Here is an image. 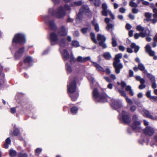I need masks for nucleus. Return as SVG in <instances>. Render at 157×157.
Here are the masks:
<instances>
[{
	"mask_svg": "<svg viewBox=\"0 0 157 157\" xmlns=\"http://www.w3.org/2000/svg\"><path fill=\"white\" fill-rule=\"evenodd\" d=\"M65 68L68 73H70L72 72L71 67L67 63L65 64Z\"/></svg>",
	"mask_w": 157,
	"mask_h": 157,
	"instance_id": "bb28decb",
	"label": "nucleus"
},
{
	"mask_svg": "<svg viewBox=\"0 0 157 157\" xmlns=\"http://www.w3.org/2000/svg\"><path fill=\"white\" fill-rule=\"evenodd\" d=\"M144 133L149 136H152L155 132V129L150 126H147L143 130Z\"/></svg>",
	"mask_w": 157,
	"mask_h": 157,
	"instance_id": "dca6fc26",
	"label": "nucleus"
},
{
	"mask_svg": "<svg viewBox=\"0 0 157 157\" xmlns=\"http://www.w3.org/2000/svg\"><path fill=\"white\" fill-rule=\"evenodd\" d=\"M128 35L130 37H132L133 35V31L132 30H130L128 33Z\"/></svg>",
	"mask_w": 157,
	"mask_h": 157,
	"instance_id": "338daca9",
	"label": "nucleus"
},
{
	"mask_svg": "<svg viewBox=\"0 0 157 157\" xmlns=\"http://www.w3.org/2000/svg\"><path fill=\"white\" fill-rule=\"evenodd\" d=\"M137 30L140 31V37L144 38L147 36H151L150 31L147 28H144L140 25H138L136 28Z\"/></svg>",
	"mask_w": 157,
	"mask_h": 157,
	"instance_id": "1a4fd4ad",
	"label": "nucleus"
},
{
	"mask_svg": "<svg viewBox=\"0 0 157 157\" xmlns=\"http://www.w3.org/2000/svg\"><path fill=\"white\" fill-rule=\"evenodd\" d=\"M102 10L101 11V13L102 15L107 16L108 14L109 13L110 16L112 19H115V16L114 14L112 13L111 12L107 9L108 6L106 3H103L102 5Z\"/></svg>",
	"mask_w": 157,
	"mask_h": 157,
	"instance_id": "9d476101",
	"label": "nucleus"
},
{
	"mask_svg": "<svg viewBox=\"0 0 157 157\" xmlns=\"http://www.w3.org/2000/svg\"><path fill=\"white\" fill-rule=\"evenodd\" d=\"M145 85L144 84H141L139 86V88L140 89H142L145 88Z\"/></svg>",
	"mask_w": 157,
	"mask_h": 157,
	"instance_id": "680f3d73",
	"label": "nucleus"
},
{
	"mask_svg": "<svg viewBox=\"0 0 157 157\" xmlns=\"http://www.w3.org/2000/svg\"><path fill=\"white\" fill-rule=\"evenodd\" d=\"M121 87L123 88H124L126 86V84L124 81H122L121 83Z\"/></svg>",
	"mask_w": 157,
	"mask_h": 157,
	"instance_id": "5fc2aeb1",
	"label": "nucleus"
},
{
	"mask_svg": "<svg viewBox=\"0 0 157 157\" xmlns=\"http://www.w3.org/2000/svg\"><path fill=\"white\" fill-rule=\"evenodd\" d=\"M86 14L88 16H91V12L89 10V7L87 5H83L79 10V12L77 15V17L76 18V21L78 20H80L82 18V15Z\"/></svg>",
	"mask_w": 157,
	"mask_h": 157,
	"instance_id": "39448f33",
	"label": "nucleus"
},
{
	"mask_svg": "<svg viewBox=\"0 0 157 157\" xmlns=\"http://www.w3.org/2000/svg\"><path fill=\"white\" fill-rule=\"evenodd\" d=\"M152 83V85L151 86L152 87L153 89H155L156 87L157 84L155 82H151Z\"/></svg>",
	"mask_w": 157,
	"mask_h": 157,
	"instance_id": "8fccbe9b",
	"label": "nucleus"
},
{
	"mask_svg": "<svg viewBox=\"0 0 157 157\" xmlns=\"http://www.w3.org/2000/svg\"><path fill=\"white\" fill-rule=\"evenodd\" d=\"M33 59L30 56H27L24 59V62L25 63H30L32 62Z\"/></svg>",
	"mask_w": 157,
	"mask_h": 157,
	"instance_id": "c9c22d12",
	"label": "nucleus"
},
{
	"mask_svg": "<svg viewBox=\"0 0 157 157\" xmlns=\"http://www.w3.org/2000/svg\"><path fill=\"white\" fill-rule=\"evenodd\" d=\"M125 99L127 102L129 103V104L131 105L133 104V102L132 101L131 99H129L128 96L126 97Z\"/></svg>",
	"mask_w": 157,
	"mask_h": 157,
	"instance_id": "c03bdc74",
	"label": "nucleus"
},
{
	"mask_svg": "<svg viewBox=\"0 0 157 157\" xmlns=\"http://www.w3.org/2000/svg\"><path fill=\"white\" fill-rule=\"evenodd\" d=\"M145 50L146 52L148 53L150 56H154V59L155 60L157 59V56H154L155 52L154 51L151 49V48L149 45L147 44L145 47Z\"/></svg>",
	"mask_w": 157,
	"mask_h": 157,
	"instance_id": "f3484780",
	"label": "nucleus"
},
{
	"mask_svg": "<svg viewBox=\"0 0 157 157\" xmlns=\"http://www.w3.org/2000/svg\"><path fill=\"white\" fill-rule=\"evenodd\" d=\"M18 157H27V155L26 153H20L18 155Z\"/></svg>",
	"mask_w": 157,
	"mask_h": 157,
	"instance_id": "49530a36",
	"label": "nucleus"
},
{
	"mask_svg": "<svg viewBox=\"0 0 157 157\" xmlns=\"http://www.w3.org/2000/svg\"><path fill=\"white\" fill-rule=\"evenodd\" d=\"M130 47L131 48L134 49V52L135 53H137L140 49L139 46L136 45L134 43H132L131 44Z\"/></svg>",
	"mask_w": 157,
	"mask_h": 157,
	"instance_id": "393cba45",
	"label": "nucleus"
},
{
	"mask_svg": "<svg viewBox=\"0 0 157 157\" xmlns=\"http://www.w3.org/2000/svg\"><path fill=\"white\" fill-rule=\"evenodd\" d=\"M88 29V28H83L81 29V31L83 33H86L87 30Z\"/></svg>",
	"mask_w": 157,
	"mask_h": 157,
	"instance_id": "09e8293b",
	"label": "nucleus"
},
{
	"mask_svg": "<svg viewBox=\"0 0 157 157\" xmlns=\"http://www.w3.org/2000/svg\"><path fill=\"white\" fill-rule=\"evenodd\" d=\"M42 151V149L40 148H37L35 150V153L36 155L39 154Z\"/></svg>",
	"mask_w": 157,
	"mask_h": 157,
	"instance_id": "de8ad7c7",
	"label": "nucleus"
},
{
	"mask_svg": "<svg viewBox=\"0 0 157 157\" xmlns=\"http://www.w3.org/2000/svg\"><path fill=\"white\" fill-rule=\"evenodd\" d=\"M49 17L48 16H45L44 17L45 22L48 24L50 28L52 30H55L57 28L56 25L53 20L48 21Z\"/></svg>",
	"mask_w": 157,
	"mask_h": 157,
	"instance_id": "ddd939ff",
	"label": "nucleus"
},
{
	"mask_svg": "<svg viewBox=\"0 0 157 157\" xmlns=\"http://www.w3.org/2000/svg\"><path fill=\"white\" fill-rule=\"evenodd\" d=\"M82 2L81 1L75 2L70 4V6L71 7L80 6L82 5Z\"/></svg>",
	"mask_w": 157,
	"mask_h": 157,
	"instance_id": "cd10ccee",
	"label": "nucleus"
},
{
	"mask_svg": "<svg viewBox=\"0 0 157 157\" xmlns=\"http://www.w3.org/2000/svg\"><path fill=\"white\" fill-rule=\"evenodd\" d=\"M71 45L74 47H78L80 46L79 42L75 40H73L71 43Z\"/></svg>",
	"mask_w": 157,
	"mask_h": 157,
	"instance_id": "2f4dec72",
	"label": "nucleus"
},
{
	"mask_svg": "<svg viewBox=\"0 0 157 157\" xmlns=\"http://www.w3.org/2000/svg\"><path fill=\"white\" fill-rule=\"evenodd\" d=\"M19 129H15L13 131V134L14 135L16 136L19 134Z\"/></svg>",
	"mask_w": 157,
	"mask_h": 157,
	"instance_id": "a18cd8bd",
	"label": "nucleus"
},
{
	"mask_svg": "<svg viewBox=\"0 0 157 157\" xmlns=\"http://www.w3.org/2000/svg\"><path fill=\"white\" fill-rule=\"evenodd\" d=\"M50 41L51 44L54 45L58 43L59 39L57 34L54 33H52L50 34Z\"/></svg>",
	"mask_w": 157,
	"mask_h": 157,
	"instance_id": "2eb2a0df",
	"label": "nucleus"
},
{
	"mask_svg": "<svg viewBox=\"0 0 157 157\" xmlns=\"http://www.w3.org/2000/svg\"><path fill=\"white\" fill-rule=\"evenodd\" d=\"M119 92L121 94L122 96L125 97V98H126V97H127L126 93L124 91L119 90Z\"/></svg>",
	"mask_w": 157,
	"mask_h": 157,
	"instance_id": "37998d69",
	"label": "nucleus"
},
{
	"mask_svg": "<svg viewBox=\"0 0 157 157\" xmlns=\"http://www.w3.org/2000/svg\"><path fill=\"white\" fill-rule=\"evenodd\" d=\"M112 45L113 47H115L117 45V43L116 39L114 37H113L112 38Z\"/></svg>",
	"mask_w": 157,
	"mask_h": 157,
	"instance_id": "ea45409f",
	"label": "nucleus"
},
{
	"mask_svg": "<svg viewBox=\"0 0 157 157\" xmlns=\"http://www.w3.org/2000/svg\"><path fill=\"white\" fill-rule=\"evenodd\" d=\"M93 63L94 66L99 71H104V69L102 68L99 64H98L96 62H92Z\"/></svg>",
	"mask_w": 157,
	"mask_h": 157,
	"instance_id": "c85d7f7f",
	"label": "nucleus"
},
{
	"mask_svg": "<svg viewBox=\"0 0 157 157\" xmlns=\"http://www.w3.org/2000/svg\"><path fill=\"white\" fill-rule=\"evenodd\" d=\"M112 105L116 110L119 112L118 109L121 108L122 105L121 101L118 99H115L113 98L111 99Z\"/></svg>",
	"mask_w": 157,
	"mask_h": 157,
	"instance_id": "9b49d317",
	"label": "nucleus"
},
{
	"mask_svg": "<svg viewBox=\"0 0 157 157\" xmlns=\"http://www.w3.org/2000/svg\"><path fill=\"white\" fill-rule=\"evenodd\" d=\"M153 11L154 13L153 14V17L154 18H157V9L155 8H153Z\"/></svg>",
	"mask_w": 157,
	"mask_h": 157,
	"instance_id": "79ce46f5",
	"label": "nucleus"
},
{
	"mask_svg": "<svg viewBox=\"0 0 157 157\" xmlns=\"http://www.w3.org/2000/svg\"><path fill=\"white\" fill-rule=\"evenodd\" d=\"M25 42L26 39L25 35L23 34L18 33L14 35L12 42V44L13 46L15 43L22 44Z\"/></svg>",
	"mask_w": 157,
	"mask_h": 157,
	"instance_id": "423d86ee",
	"label": "nucleus"
},
{
	"mask_svg": "<svg viewBox=\"0 0 157 157\" xmlns=\"http://www.w3.org/2000/svg\"><path fill=\"white\" fill-rule=\"evenodd\" d=\"M16 153V151L13 149H11L9 151V155L11 157L15 156Z\"/></svg>",
	"mask_w": 157,
	"mask_h": 157,
	"instance_id": "e433bc0d",
	"label": "nucleus"
},
{
	"mask_svg": "<svg viewBox=\"0 0 157 157\" xmlns=\"http://www.w3.org/2000/svg\"><path fill=\"white\" fill-rule=\"evenodd\" d=\"M88 79L92 83H94L95 82L94 78L93 77L92 75L90 74H89L87 76Z\"/></svg>",
	"mask_w": 157,
	"mask_h": 157,
	"instance_id": "4c0bfd02",
	"label": "nucleus"
},
{
	"mask_svg": "<svg viewBox=\"0 0 157 157\" xmlns=\"http://www.w3.org/2000/svg\"><path fill=\"white\" fill-rule=\"evenodd\" d=\"M143 111L146 117L152 120H157V117L155 115L153 116L151 115L150 113L148 110L144 109L143 110Z\"/></svg>",
	"mask_w": 157,
	"mask_h": 157,
	"instance_id": "aec40b11",
	"label": "nucleus"
},
{
	"mask_svg": "<svg viewBox=\"0 0 157 157\" xmlns=\"http://www.w3.org/2000/svg\"><path fill=\"white\" fill-rule=\"evenodd\" d=\"M66 44V40L65 38H62L60 40L59 42V45L60 47V48H61L64 47Z\"/></svg>",
	"mask_w": 157,
	"mask_h": 157,
	"instance_id": "5701e85b",
	"label": "nucleus"
},
{
	"mask_svg": "<svg viewBox=\"0 0 157 157\" xmlns=\"http://www.w3.org/2000/svg\"><path fill=\"white\" fill-rule=\"evenodd\" d=\"M79 33L78 31H76L73 33V36L75 37H77L79 35Z\"/></svg>",
	"mask_w": 157,
	"mask_h": 157,
	"instance_id": "774afa93",
	"label": "nucleus"
},
{
	"mask_svg": "<svg viewBox=\"0 0 157 157\" xmlns=\"http://www.w3.org/2000/svg\"><path fill=\"white\" fill-rule=\"evenodd\" d=\"M11 140L10 138H7L4 144V148L7 149L9 147V145L11 143Z\"/></svg>",
	"mask_w": 157,
	"mask_h": 157,
	"instance_id": "a878e982",
	"label": "nucleus"
},
{
	"mask_svg": "<svg viewBox=\"0 0 157 157\" xmlns=\"http://www.w3.org/2000/svg\"><path fill=\"white\" fill-rule=\"evenodd\" d=\"M68 33V29L63 25L58 30V35L60 37L66 36Z\"/></svg>",
	"mask_w": 157,
	"mask_h": 157,
	"instance_id": "4468645a",
	"label": "nucleus"
},
{
	"mask_svg": "<svg viewBox=\"0 0 157 157\" xmlns=\"http://www.w3.org/2000/svg\"><path fill=\"white\" fill-rule=\"evenodd\" d=\"M114 28V25L113 24L109 23L108 24L107 26L106 27V29L108 31H112V30Z\"/></svg>",
	"mask_w": 157,
	"mask_h": 157,
	"instance_id": "7c9ffc66",
	"label": "nucleus"
},
{
	"mask_svg": "<svg viewBox=\"0 0 157 157\" xmlns=\"http://www.w3.org/2000/svg\"><path fill=\"white\" fill-rule=\"evenodd\" d=\"M97 38L99 42V45L101 46L103 48H105L107 47L106 44L105 43L106 38L104 35L98 34L97 36Z\"/></svg>",
	"mask_w": 157,
	"mask_h": 157,
	"instance_id": "f8f14e48",
	"label": "nucleus"
},
{
	"mask_svg": "<svg viewBox=\"0 0 157 157\" xmlns=\"http://www.w3.org/2000/svg\"><path fill=\"white\" fill-rule=\"evenodd\" d=\"M129 5L132 7H136L138 6L137 4L132 1L130 2Z\"/></svg>",
	"mask_w": 157,
	"mask_h": 157,
	"instance_id": "a19ab883",
	"label": "nucleus"
},
{
	"mask_svg": "<svg viewBox=\"0 0 157 157\" xmlns=\"http://www.w3.org/2000/svg\"><path fill=\"white\" fill-rule=\"evenodd\" d=\"M126 9L124 8H121L119 9V11L122 13H124L125 12Z\"/></svg>",
	"mask_w": 157,
	"mask_h": 157,
	"instance_id": "6e6d98bb",
	"label": "nucleus"
},
{
	"mask_svg": "<svg viewBox=\"0 0 157 157\" xmlns=\"http://www.w3.org/2000/svg\"><path fill=\"white\" fill-rule=\"evenodd\" d=\"M138 67L139 69L142 71L145 74L147 73V71L145 69V66L142 63H139L138 64Z\"/></svg>",
	"mask_w": 157,
	"mask_h": 157,
	"instance_id": "4be33fe9",
	"label": "nucleus"
},
{
	"mask_svg": "<svg viewBox=\"0 0 157 157\" xmlns=\"http://www.w3.org/2000/svg\"><path fill=\"white\" fill-rule=\"evenodd\" d=\"M131 89V87L130 86H127L125 88L126 90L127 91H129Z\"/></svg>",
	"mask_w": 157,
	"mask_h": 157,
	"instance_id": "e2e57ef3",
	"label": "nucleus"
},
{
	"mask_svg": "<svg viewBox=\"0 0 157 157\" xmlns=\"http://www.w3.org/2000/svg\"><path fill=\"white\" fill-rule=\"evenodd\" d=\"M77 107L74 106L71 108V112L74 115L76 113L78 110Z\"/></svg>",
	"mask_w": 157,
	"mask_h": 157,
	"instance_id": "72a5a7b5",
	"label": "nucleus"
},
{
	"mask_svg": "<svg viewBox=\"0 0 157 157\" xmlns=\"http://www.w3.org/2000/svg\"><path fill=\"white\" fill-rule=\"evenodd\" d=\"M119 49L120 51H124L125 50V48L123 46L120 45L119 46Z\"/></svg>",
	"mask_w": 157,
	"mask_h": 157,
	"instance_id": "13d9d810",
	"label": "nucleus"
},
{
	"mask_svg": "<svg viewBox=\"0 0 157 157\" xmlns=\"http://www.w3.org/2000/svg\"><path fill=\"white\" fill-rule=\"evenodd\" d=\"M129 75L130 77H132L133 75V72L132 70H130L129 71Z\"/></svg>",
	"mask_w": 157,
	"mask_h": 157,
	"instance_id": "052dcab7",
	"label": "nucleus"
},
{
	"mask_svg": "<svg viewBox=\"0 0 157 157\" xmlns=\"http://www.w3.org/2000/svg\"><path fill=\"white\" fill-rule=\"evenodd\" d=\"M92 23L95 29L96 32H98L99 30V28L98 25L94 19V20L92 21Z\"/></svg>",
	"mask_w": 157,
	"mask_h": 157,
	"instance_id": "b1692460",
	"label": "nucleus"
},
{
	"mask_svg": "<svg viewBox=\"0 0 157 157\" xmlns=\"http://www.w3.org/2000/svg\"><path fill=\"white\" fill-rule=\"evenodd\" d=\"M90 36L91 40L95 44H97V42L95 36V34L93 33H90Z\"/></svg>",
	"mask_w": 157,
	"mask_h": 157,
	"instance_id": "f704fd0d",
	"label": "nucleus"
},
{
	"mask_svg": "<svg viewBox=\"0 0 157 157\" xmlns=\"http://www.w3.org/2000/svg\"><path fill=\"white\" fill-rule=\"evenodd\" d=\"M134 36L135 39H138L139 37L140 36V33L139 34L138 33H136L135 34Z\"/></svg>",
	"mask_w": 157,
	"mask_h": 157,
	"instance_id": "69168bd1",
	"label": "nucleus"
},
{
	"mask_svg": "<svg viewBox=\"0 0 157 157\" xmlns=\"http://www.w3.org/2000/svg\"><path fill=\"white\" fill-rule=\"evenodd\" d=\"M133 124L131 125L132 129L136 132H140L141 129L140 127V122L138 121V117L136 115L132 116Z\"/></svg>",
	"mask_w": 157,
	"mask_h": 157,
	"instance_id": "0eeeda50",
	"label": "nucleus"
},
{
	"mask_svg": "<svg viewBox=\"0 0 157 157\" xmlns=\"http://www.w3.org/2000/svg\"><path fill=\"white\" fill-rule=\"evenodd\" d=\"M146 74L147 77L150 79L151 82H156L155 76L153 75H152L150 73H147Z\"/></svg>",
	"mask_w": 157,
	"mask_h": 157,
	"instance_id": "c756f323",
	"label": "nucleus"
},
{
	"mask_svg": "<svg viewBox=\"0 0 157 157\" xmlns=\"http://www.w3.org/2000/svg\"><path fill=\"white\" fill-rule=\"evenodd\" d=\"M24 51V48H19L15 52L14 56L15 58L17 59L20 58L22 56Z\"/></svg>",
	"mask_w": 157,
	"mask_h": 157,
	"instance_id": "a211bd4d",
	"label": "nucleus"
},
{
	"mask_svg": "<svg viewBox=\"0 0 157 157\" xmlns=\"http://www.w3.org/2000/svg\"><path fill=\"white\" fill-rule=\"evenodd\" d=\"M78 79V77H74L71 75L69 77V81L67 86L68 91L70 93L69 94V95L73 101H75L78 96V92L74 93L76 90V82Z\"/></svg>",
	"mask_w": 157,
	"mask_h": 157,
	"instance_id": "f257e3e1",
	"label": "nucleus"
},
{
	"mask_svg": "<svg viewBox=\"0 0 157 157\" xmlns=\"http://www.w3.org/2000/svg\"><path fill=\"white\" fill-rule=\"evenodd\" d=\"M150 99H152L154 101L157 102V97L156 96H152L150 98Z\"/></svg>",
	"mask_w": 157,
	"mask_h": 157,
	"instance_id": "864d4df0",
	"label": "nucleus"
},
{
	"mask_svg": "<svg viewBox=\"0 0 157 157\" xmlns=\"http://www.w3.org/2000/svg\"><path fill=\"white\" fill-rule=\"evenodd\" d=\"M132 12L134 13H138V10L136 8H133L132 10Z\"/></svg>",
	"mask_w": 157,
	"mask_h": 157,
	"instance_id": "0e129e2a",
	"label": "nucleus"
},
{
	"mask_svg": "<svg viewBox=\"0 0 157 157\" xmlns=\"http://www.w3.org/2000/svg\"><path fill=\"white\" fill-rule=\"evenodd\" d=\"M60 51L62 55L64 61L67 60L69 59L70 55L67 50L65 49L62 51L61 48H60Z\"/></svg>",
	"mask_w": 157,
	"mask_h": 157,
	"instance_id": "6ab92c4d",
	"label": "nucleus"
},
{
	"mask_svg": "<svg viewBox=\"0 0 157 157\" xmlns=\"http://www.w3.org/2000/svg\"><path fill=\"white\" fill-rule=\"evenodd\" d=\"M95 6L98 7L100 6L101 3L100 0H95L93 2Z\"/></svg>",
	"mask_w": 157,
	"mask_h": 157,
	"instance_id": "58836bf2",
	"label": "nucleus"
},
{
	"mask_svg": "<svg viewBox=\"0 0 157 157\" xmlns=\"http://www.w3.org/2000/svg\"><path fill=\"white\" fill-rule=\"evenodd\" d=\"M70 6L67 4L64 6V8L61 6L56 9L51 8L49 10V13L55 17L56 18H62L66 15L65 10L70 11L71 10Z\"/></svg>",
	"mask_w": 157,
	"mask_h": 157,
	"instance_id": "f03ea898",
	"label": "nucleus"
},
{
	"mask_svg": "<svg viewBox=\"0 0 157 157\" xmlns=\"http://www.w3.org/2000/svg\"><path fill=\"white\" fill-rule=\"evenodd\" d=\"M122 54L119 53L116 55L114 59V61L113 64L115 69V72L117 74H118L120 73V70L123 67V65L121 63H119L120 62V59L122 58Z\"/></svg>",
	"mask_w": 157,
	"mask_h": 157,
	"instance_id": "20e7f679",
	"label": "nucleus"
},
{
	"mask_svg": "<svg viewBox=\"0 0 157 157\" xmlns=\"http://www.w3.org/2000/svg\"><path fill=\"white\" fill-rule=\"evenodd\" d=\"M93 96L94 100L97 102H105L110 98L105 93L99 94L96 88L93 91Z\"/></svg>",
	"mask_w": 157,
	"mask_h": 157,
	"instance_id": "7ed1b4c3",
	"label": "nucleus"
},
{
	"mask_svg": "<svg viewBox=\"0 0 157 157\" xmlns=\"http://www.w3.org/2000/svg\"><path fill=\"white\" fill-rule=\"evenodd\" d=\"M103 56L107 60H109L111 58L110 54L108 52L105 53L103 54Z\"/></svg>",
	"mask_w": 157,
	"mask_h": 157,
	"instance_id": "473e14b6",
	"label": "nucleus"
},
{
	"mask_svg": "<svg viewBox=\"0 0 157 157\" xmlns=\"http://www.w3.org/2000/svg\"><path fill=\"white\" fill-rule=\"evenodd\" d=\"M136 107L135 106H132L130 107V109L131 111L134 112L136 110Z\"/></svg>",
	"mask_w": 157,
	"mask_h": 157,
	"instance_id": "603ef678",
	"label": "nucleus"
},
{
	"mask_svg": "<svg viewBox=\"0 0 157 157\" xmlns=\"http://www.w3.org/2000/svg\"><path fill=\"white\" fill-rule=\"evenodd\" d=\"M118 119L120 121L122 120L126 124H129L131 121L129 113L124 111H122V113L119 114L118 116Z\"/></svg>",
	"mask_w": 157,
	"mask_h": 157,
	"instance_id": "6e6552de",
	"label": "nucleus"
},
{
	"mask_svg": "<svg viewBox=\"0 0 157 157\" xmlns=\"http://www.w3.org/2000/svg\"><path fill=\"white\" fill-rule=\"evenodd\" d=\"M125 27L127 29L129 30L131 29L132 26L130 24L127 23Z\"/></svg>",
	"mask_w": 157,
	"mask_h": 157,
	"instance_id": "3c124183",
	"label": "nucleus"
},
{
	"mask_svg": "<svg viewBox=\"0 0 157 157\" xmlns=\"http://www.w3.org/2000/svg\"><path fill=\"white\" fill-rule=\"evenodd\" d=\"M151 91H148L146 93L147 96L148 98H150L152 96H151Z\"/></svg>",
	"mask_w": 157,
	"mask_h": 157,
	"instance_id": "bf43d9fd",
	"label": "nucleus"
},
{
	"mask_svg": "<svg viewBox=\"0 0 157 157\" xmlns=\"http://www.w3.org/2000/svg\"><path fill=\"white\" fill-rule=\"evenodd\" d=\"M145 16L147 18H150L151 17V14L148 13H145Z\"/></svg>",
	"mask_w": 157,
	"mask_h": 157,
	"instance_id": "4d7b16f0",
	"label": "nucleus"
},
{
	"mask_svg": "<svg viewBox=\"0 0 157 157\" xmlns=\"http://www.w3.org/2000/svg\"><path fill=\"white\" fill-rule=\"evenodd\" d=\"M90 59V56L86 57H82L79 56L77 57L76 59V61L80 63H83L86 61Z\"/></svg>",
	"mask_w": 157,
	"mask_h": 157,
	"instance_id": "412c9836",
	"label": "nucleus"
}]
</instances>
